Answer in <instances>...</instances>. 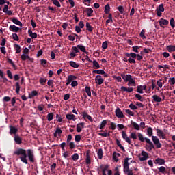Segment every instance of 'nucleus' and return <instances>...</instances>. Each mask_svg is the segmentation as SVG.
Instances as JSON below:
<instances>
[{
  "label": "nucleus",
  "mask_w": 175,
  "mask_h": 175,
  "mask_svg": "<svg viewBox=\"0 0 175 175\" xmlns=\"http://www.w3.org/2000/svg\"><path fill=\"white\" fill-rule=\"evenodd\" d=\"M14 155L19 157L18 158L23 163L28 164L27 161V157L31 163H34L35 162V155L34 151L32 149L25 150L23 148H18L16 150L14 151Z\"/></svg>",
  "instance_id": "1"
},
{
  "label": "nucleus",
  "mask_w": 175,
  "mask_h": 175,
  "mask_svg": "<svg viewBox=\"0 0 175 175\" xmlns=\"http://www.w3.org/2000/svg\"><path fill=\"white\" fill-rule=\"evenodd\" d=\"M121 77L123 79L125 83H128L129 87H136V81L133 78H132V75L129 74H121Z\"/></svg>",
  "instance_id": "2"
},
{
  "label": "nucleus",
  "mask_w": 175,
  "mask_h": 175,
  "mask_svg": "<svg viewBox=\"0 0 175 175\" xmlns=\"http://www.w3.org/2000/svg\"><path fill=\"white\" fill-rule=\"evenodd\" d=\"M129 136L131 137V139H133V141L134 142L137 139V137L139 138V141H140L141 142H144L146 141V143H147L148 140L150 141V139H149L148 138L144 137V135L141 133H137H137L132 132L131 133Z\"/></svg>",
  "instance_id": "3"
},
{
  "label": "nucleus",
  "mask_w": 175,
  "mask_h": 175,
  "mask_svg": "<svg viewBox=\"0 0 175 175\" xmlns=\"http://www.w3.org/2000/svg\"><path fill=\"white\" fill-rule=\"evenodd\" d=\"M129 159H130L129 157L124 158V161L123 164L124 173L127 175H133V172L132 171V170L129 169Z\"/></svg>",
  "instance_id": "4"
},
{
  "label": "nucleus",
  "mask_w": 175,
  "mask_h": 175,
  "mask_svg": "<svg viewBox=\"0 0 175 175\" xmlns=\"http://www.w3.org/2000/svg\"><path fill=\"white\" fill-rule=\"evenodd\" d=\"M168 133V130L164 129V131H163L161 129H156V134L157 137L161 138L162 139H165V135Z\"/></svg>",
  "instance_id": "5"
},
{
  "label": "nucleus",
  "mask_w": 175,
  "mask_h": 175,
  "mask_svg": "<svg viewBox=\"0 0 175 175\" xmlns=\"http://www.w3.org/2000/svg\"><path fill=\"white\" fill-rule=\"evenodd\" d=\"M152 143H154L153 145L156 146V148H161V144L160 143V141L159 140V138H157V136L152 135Z\"/></svg>",
  "instance_id": "6"
},
{
  "label": "nucleus",
  "mask_w": 175,
  "mask_h": 175,
  "mask_svg": "<svg viewBox=\"0 0 175 175\" xmlns=\"http://www.w3.org/2000/svg\"><path fill=\"white\" fill-rule=\"evenodd\" d=\"M72 52L70 53V55L71 57V58H75V57H76V54H77V53H80V51L79 50V48L77 46H72L71 48Z\"/></svg>",
  "instance_id": "7"
},
{
  "label": "nucleus",
  "mask_w": 175,
  "mask_h": 175,
  "mask_svg": "<svg viewBox=\"0 0 175 175\" xmlns=\"http://www.w3.org/2000/svg\"><path fill=\"white\" fill-rule=\"evenodd\" d=\"M141 156H142V157H139L140 161H144L148 159V153L146 152V151L142 150L141 152Z\"/></svg>",
  "instance_id": "8"
},
{
  "label": "nucleus",
  "mask_w": 175,
  "mask_h": 175,
  "mask_svg": "<svg viewBox=\"0 0 175 175\" xmlns=\"http://www.w3.org/2000/svg\"><path fill=\"white\" fill-rule=\"evenodd\" d=\"M122 139H124L126 142L129 143V144H131V146H133V144H131L132 142L131 141V139H129V137L127 136V134L125 131L122 132Z\"/></svg>",
  "instance_id": "9"
},
{
  "label": "nucleus",
  "mask_w": 175,
  "mask_h": 175,
  "mask_svg": "<svg viewBox=\"0 0 175 175\" xmlns=\"http://www.w3.org/2000/svg\"><path fill=\"white\" fill-rule=\"evenodd\" d=\"M137 106L138 107H143V105L142 104V103L139 102L136 103V105H135L133 103L129 105V107L130 109H131V110H137Z\"/></svg>",
  "instance_id": "10"
},
{
  "label": "nucleus",
  "mask_w": 175,
  "mask_h": 175,
  "mask_svg": "<svg viewBox=\"0 0 175 175\" xmlns=\"http://www.w3.org/2000/svg\"><path fill=\"white\" fill-rule=\"evenodd\" d=\"M73 80H77V77L73 75H69L68 77V79L66 80V85H69V84H70V83H72Z\"/></svg>",
  "instance_id": "11"
},
{
  "label": "nucleus",
  "mask_w": 175,
  "mask_h": 175,
  "mask_svg": "<svg viewBox=\"0 0 175 175\" xmlns=\"http://www.w3.org/2000/svg\"><path fill=\"white\" fill-rule=\"evenodd\" d=\"M14 142L16 143V144L20 145L23 143V139L20 137L18 135H14Z\"/></svg>",
  "instance_id": "12"
},
{
  "label": "nucleus",
  "mask_w": 175,
  "mask_h": 175,
  "mask_svg": "<svg viewBox=\"0 0 175 175\" xmlns=\"http://www.w3.org/2000/svg\"><path fill=\"white\" fill-rule=\"evenodd\" d=\"M95 81L97 84H98V85H101V84H103V81H105V80L102 78L100 75H96L95 78Z\"/></svg>",
  "instance_id": "13"
},
{
  "label": "nucleus",
  "mask_w": 175,
  "mask_h": 175,
  "mask_svg": "<svg viewBox=\"0 0 175 175\" xmlns=\"http://www.w3.org/2000/svg\"><path fill=\"white\" fill-rule=\"evenodd\" d=\"M20 29H21L20 27L14 25H11L9 27V30L11 31V32H18Z\"/></svg>",
  "instance_id": "14"
},
{
  "label": "nucleus",
  "mask_w": 175,
  "mask_h": 175,
  "mask_svg": "<svg viewBox=\"0 0 175 175\" xmlns=\"http://www.w3.org/2000/svg\"><path fill=\"white\" fill-rule=\"evenodd\" d=\"M159 24L161 28H163V25H169V21L164 19V18H161Z\"/></svg>",
  "instance_id": "15"
},
{
  "label": "nucleus",
  "mask_w": 175,
  "mask_h": 175,
  "mask_svg": "<svg viewBox=\"0 0 175 175\" xmlns=\"http://www.w3.org/2000/svg\"><path fill=\"white\" fill-rule=\"evenodd\" d=\"M147 144L149 145L146 148V149L148 150V152H152V148H155V146H154V144H152V141H147Z\"/></svg>",
  "instance_id": "16"
},
{
  "label": "nucleus",
  "mask_w": 175,
  "mask_h": 175,
  "mask_svg": "<svg viewBox=\"0 0 175 175\" xmlns=\"http://www.w3.org/2000/svg\"><path fill=\"white\" fill-rule=\"evenodd\" d=\"M120 90L124 92H129V93L133 92V88H126L124 86H122Z\"/></svg>",
  "instance_id": "17"
},
{
  "label": "nucleus",
  "mask_w": 175,
  "mask_h": 175,
  "mask_svg": "<svg viewBox=\"0 0 175 175\" xmlns=\"http://www.w3.org/2000/svg\"><path fill=\"white\" fill-rule=\"evenodd\" d=\"M11 21L14 23V24H16V25H19V27H23V23H21L17 18H11Z\"/></svg>",
  "instance_id": "18"
},
{
  "label": "nucleus",
  "mask_w": 175,
  "mask_h": 175,
  "mask_svg": "<svg viewBox=\"0 0 175 175\" xmlns=\"http://www.w3.org/2000/svg\"><path fill=\"white\" fill-rule=\"evenodd\" d=\"M18 133V129L15 128L14 126H10V135H16Z\"/></svg>",
  "instance_id": "19"
},
{
  "label": "nucleus",
  "mask_w": 175,
  "mask_h": 175,
  "mask_svg": "<svg viewBox=\"0 0 175 175\" xmlns=\"http://www.w3.org/2000/svg\"><path fill=\"white\" fill-rule=\"evenodd\" d=\"M61 134H62V130L60 128L56 129V131H55V133H53V137L57 138V135L58 136H61Z\"/></svg>",
  "instance_id": "20"
},
{
  "label": "nucleus",
  "mask_w": 175,
  "mask_h": 175,
  "mask_svg": "<svg viewBox=\"0 0 175 175\" xmlns=\"http://www.w3.org/2000/svg\"><path fill=\"white\" fill-rule=\"evenodd\" d=\"M165 159L157 158L155 159V161H154V163L162 165H165Z\"/></svg>",
  "instance_id": "21"
},
{
  "label": "nucleus",
  "mask_w": 175,
  "mask_h": 175,
  "mask_svg": "<svg viewBox=\"0 0 175 175\" xmlns=\"http://www.w3.org/2000/svg\"><path fill=\"white\" fill-rule=\"evenodd\" d=\"M85 13L88 14V17H92V14L94 13V10L91 8H87L85 10Z\"/></svg>",
  "instance_id": "22"
},
{
  "label": "nucleus",
  "mask_w": 175,
  "mask_h": 175,
  "mask_svg": "<svg viewBox=\"0 0 175 175\" xmlns=\"http://www.w3.org/2000/svg\"><path fill=\"white\" fill-rule=\"evenodd\" d=\"M84 125H85L84 122L78 123V124H77V133H81V129L83 128H84Z\"/></svg>",
  "instance_id": "23"
},
{
  "label": "nucleus",
  "mask_w": 175,
  "mask_h": 175,
  "mask_svg": "<svg viewBox=\"0 0 175 175\" xmlns=\"http://www.w3.org/2000/svg\"><path fill=\"white\" fill-rule=\"evenodd\" d=\"M166 50L168 53H173L175 51V46L174 45H169L166 46Z\"/></svg>",
  "instance_id": "24"
},
{
  "label": "nucleus",
  "mask_w": 175,
  "mask_h": 175,
  "mask_svg": "<svg viewBox=\"0 0 175 175\" xmlns=\"http://www.w3.org/2000/svg\"><path fill=\"white\" fill-rule=\"evenodd\" d=\"M116 118H124L125 117V116H124V114L122 113V112H121L120 110H116Z\"/></svg>",
  "instance_id": "25"
},
{
  "label": "nucleus",
  "mask_w": 175,
  "mask_h": 175,
  "mask_svg": "<svg viewBox=\"0 0 175 175\" xmlns=\"http://www.w3.org/2000/svg\"><path fill=\"white\" fill-rule=\"evenodd\" d=\"M135 98H137V99L139 100V102H144V100H146V98H144V96H142L139 94H136Z\"/></svg>",
  "instance_id": "26"
},
{
  "label": "nucleus",
  "mask_w": 175,
  "mask_h": 175,
  "mask_svg": "<svg viewBox=\"0 0 175 175\" xmlns=\"http://www.w3.org/2000/svg\"><path fill=\"white\" fill-rule=\"evenodd\" d=\"M77 48L79 49V50H80V51H82V53H85V54H88V52H87V50L85 49V46L79 44L77 45Z\"/></svg>",
  "instance_id": "27"
},
{
  "label": "nucleus",
  "mask_w": 175,
  "mask_h": 175,
  "mask_svg": "<svg viewBox=\"0 0 175 175\" xmlns=\"http://www.w3.org/2000/svg\"><path fill=\"white\" fill-rule=\"evenodd\" d=\"M137 54L135 53H126V57H127V58H133V59H135L137 57Z\"/></svg>",
  "instance_id": "28"
},
{
  "label": "nucleus",
  "mask_w": 175,
  "mask_h": 175,
  "mask_svg": "<svg viewBox=\"0 0 175 175\" xmlns=\"http://www.w3.org/2000/svg\"><path fill=\"white\" fill-rule=\"evenodd\" d=\"M70 66L72 68H77L80 66V64H77L76 62L70 61L69 62Z\"/></svg>",
  "instance_id": "29"
},
{
  "label": "nucleus",
  "mask_w": 175,
  "mask_h": 175,
  "mask_svg": "<svg viewBox=\"0 0 175 175\" xmlns=\"http://www.w3.org/2000/svg\"><path fill=\"white\" fill-rule=\"evenodd\" d=\"M85 163H86V165L91 164V157H90V153L89 152H86Z\"/></svg>",
  "instance_id": "30"
},
{
  "label": "nucleus",
  "mask_w": 175,
  "mask_h": 175,
  "mask_svg": "<svg viewBox=\"0 0 175 175\" xmlns=\"http://www.w3.org/2000/svg\"><path fill=\"white\" fill-rule=\"evenodd\" d=\"M131 124H132L134 129L137 131L140 130L141 126H139V124H137L136 122H134L133 121H131Z\"/></svg>",
  "instance_id": "31"
},
{
  "label": "nucleus",
  "mask_w": 175,
  "mask_h": 175,
  "mask_svg": "<svg viewBox=\"0 0 175 175\" xmlns=\"http://www.w3.org/2000/svg\"><path fill=\"white\" fill-rule=\"evenodd\" d=\"M14 47L15 49L16 54H20V53H21V47L20 46V45L15 44L14 45Z\"/></svg>",
  "instance_id": "32"
},
{
  "label": "nucleus",
  "mask_w": 175,
  "mask_h": 175,
  "mask_svg": "<svg viewBox=\"0 0 175 175\" xmlns=\"http://www.w3.org/2000/svg\"><path fill=\"white\" fill-rule=\"evenodd\" d=\"M33 96H38V91L33 90L31 92V94H29V98L32 99Z\"/></svg>",
  "instance_id": "33"
},
{
  "label": "nucleus",
  "mask_w": 175,
  "mask_h": 175,
  "mask_svg": "<svg viewBox=\"0 0 175 175\" xmlns=\"http://www.w3.org/2000/svg\"><path fill=\"white\" fill-rule=\"evenodd\" d=\"M152 99L154 102H157V103H159V102L162 100V98H161V97L158 96L157 95H153Z\"/></svg>",
  "instance_id": "34"
},
{
  "label": "nucleus",
  "mask_w": 175,
  "mask_h": 175,
  "mask_svg": "<svg viewBox=\"0 0 175 175\" xmlns=\"http://www.w3.org/2000/svg\"><path fill=\"white\" fill-rule=\"evenodd\" d=\"M86 29L87 31H88L89 32H92V31H94V27H92V26H91V25L90 24V23H86Z\"/></svg>",
  "instance_id": "35"
},
{
  "label": "nucleus",
  "mask_w": 175,
  "mask_h": 175,
  "mask_svg": "<svg viewBox=\"0 0 175 175\" xmlns=\"http://www.w3.org/2000/svg\"><path fill=\"white\" fill-rule=\"evenodd\" d=\"M83 118H88V120H89L90 122H92V118L90 116H88V113H86V112H83Z\"/></svg>",
  "instance_id": "36"
},
{
  "label": "nucleus",
  "mask_w": 175,
  "mask_h": 175,
  "mask_svg": "<svg viewBox=\"0 0 175 175\" xmlns=\"http://www.w3.org/2000/svg\"><path fill=\"white\" fill-rule=\"evenodd\" d=\"M97 155H98V158L99 159H103V149L102 148L98 149Z\"/></svg>",
  "instance_id": "37"
},
{
  "label": "nucleus",
  "mask_w": 175,
  "mask_h": 175,
  "mask_svg": "<svg viewBox=\"0 0 175 175\" xmlns=\"http://www.w3.org/2000/svg\"><path fill=\"white\" fill-rule=\"evenodd\" d=\"M105 14H109L110 13V5L109 4H107L105 6V10H104Z\"/></svg>",
  "instance_id": "38"
},
{
  "label": "nucleus",
  "mask_w": 175,
  "mask_h": 175,
  "mask_svg": "<svg viewBox=\"0 0 175 175\" xmlns=\"http://www.w3.org/2000/svg\"><path fill=\"white\" fill-rule=\"evenodd\" d=\"M92 64L94 68H95L96 69H99V68H100V65H99V63H98L96 60H94L92 62Z\"/></svg>",
  "instance_id": "39"
},
{
  "label": "nucleus",
  "mask_w": 175,
  "mask_h": 175,
  "mask_svg": "<svg viewBox=\"0 0 175 175\" xmlns=\"http://www.w3.org/2000/svg\"><path fill=\"white\" fill-rule=\"evenodd\" d=\"M85 91L88 96H91V88H90V86H86L85 88Z\"/></svg>",
  "instance_id": "40"
},
{
  "label": "nucleus",
  "mask_w": 175,
  "mask_h": 175,
  "mask_svg": "<svg viewBox=\"0 0 175 175\" xmlns=\"http://www.w3.org/2000/svg\"><path fill=\"white\" fill-rule=\"evenodd\" d=\"M156 11H159V12H165V8L163 7V4H160L159 5V8H157Z\"/></svg>",
  "instance_id": "41"
},
{
  "label": "nucleus",
  "mask_w": 175,
  "mask_h": 175,
  "mask_svg": "<svg viewBox=\"0 0 175 175\" xmlns=\"http://www.w3.org/2000/svg\"><path fill=\"white\" fill-rule=\"evenodd\" d=\"M118 11L120 12V14H124L125 13V8L122 5H120L118 8Z\"/></svg>",
  "instance_id": "42"
},
{
  "label": "nucleus",
  "mask_w": 175,
  "mask_h": 175,
  "mask_svg": "<svg viewBox=\"0 0 175 175\" xmlns=\"http://www.w3.org/2000/svg\"><path fill=\"white\" fill-rule=\"evenodd\" d=\"M147 135L149 137H152V127H148V129H147Z\"/></svg>",
  "instance_id": "43"
},
{
  "label": "nucleus",
  "mask_w": 175,
  "mask_h": 175,
  "mask_svg": "<svg viewBox=\"0 0 175 175\" xmlns=\"http://www.w3.org/2000/svg\"><path fill=\"white\" fill-rule=\"evenodd\" d=\"M143 91L142 85L137 86V92H138V94H144V92Z\"/></svg>",
  "instance_id": "44"
},
{
  "label": "nucleus",
  "mask_w": 175,
  "mask_h": 175,
  "mask_svg": "<svg viewBox=\"0 0 175 175\" xmlns=\"http://www.w3.org/2000/svg\"><path fill=\"white\" fill-rule=\"evenodd\" d=\"M93 73H96V75H103V74H105V70H93Z\"/></svg>",
  "instance_id": "45"
},
{
  "label": "nucleus",
  "mask_w": 175,
  "mask_h": 175,
  "mask_svg": "<svg viewBox=\"0 0 175 175\" xmlns=\"http://www.w3.org/2000/svg\"><path fill=\"white\" fill-rule=\"evenodd\" d=\"M46 118L48 121L53 120L54 119V114L53 113H50L49 114H48V116H46Z\"/></svg>",
  "instance_id": "46"
},
{
  "label": "nucleus",
  "mask_w": 175,
  "mask_h": 175,
  "mask_svg": "<svg viewBox=\"0 0 175 175\" xmlns=\"http://www.w3.org/2000/svg\"><path fill=\"white\" fill-rule=\"evenodd\" d=\"M15 87H16V94H20V83L16 82L15 83Z\"/></svg>",
  "instance_id": "47"
},
{
  "label": "nucleus",
  "mask_w": 175,
  "mask_h": 175,
  "mask_svg": "<svg viewBox=\"0 0 175 175\" xmlns=\"http://www.w3.org/2000/svg\"><path fill=\"white\" fill-rule=\"evenodd\" d=\"M53 5H55V6H57V8H61V3H59V1H58V0H51Z\"/></svg>",
  "instance_id": "48"
},
{
  "label": "nucleus",
  "mask_w": 175,
  "mask_h": 175,
  "mask_svg": "<svg viewBox=\"0 0 175 175\" xmlns=\"http://www.w3.org/2000/svg\"><path fill=\"white\" fill-rule=\"evenodd\" d=\"M39 81L41 85H44V84L47 83V79H46L45 78H40Z\"/></svg>",
  "instance_id": "49"
},
{
  "label": "nucleus",
  "mask_w": 175,
  "mask_h": 175,
  "mask_svg": "<svg viewBox=\"0 0 175 175\" xmlns=\"http://www.w3.org/2000/svg\"><path fill=\"white\" fill-rule=\"evenodd\" d=\"M81 140V135H75V141H76L77 143H79Z\"/></svg>",
  "instance_id": "50"
},
{
  "label": "nucleus",
  "mask_w": 175,
  "mask_h": 175,
  "mask_svg": "<svg viewBox=\"0 0 175 175\" xmlns=\"http://www.w3.org/2000/svg\"><path fill=\"white\" fill-rule=\"evenodd\" d=\"M106 124H107V120H103L100 124V126L99 127L100 129H103L105 127Z\"/></svg>",
  "instance_id": "51"
},
{
  "label": "nucleus",
  "mask_w": 175,
  "mask_h": 175,
  "mask_svg": "<svg viewBox=\"0 0 175 175\" xmlns=\"http://www.w3.org/2000/svg\"><path fill=\"white\" fill-rule=\"evenodd\" d=\"M75 36H78L77 34L73 33L72 35H69L68 38L71 41L74 42L75 41Z\"/></svg>",
  "instance_id": "52"
},
{
  "label": "nucleus",
  "mask_w": 175,
  "mask_h": 175,
  "mask_svg": "<svg viewBox=\"0 0 175 175\" xmlns=\"http://www.w3.org/2000/svg\"><path fill=\"white\" fill-rule=\"evenodd\" d=\"M7 61L8 62V64H10V65H12V66L16 69V64H14V62H13V60H12L11 59L8 58Z\"/></svg>",
  "instance_id": "53"
},
{
  "label": "nucleus",
  "mask_w": 175,
  "mask_h": 175,
  "mask_svg": "<svg viewBox=\"0 0 175 175\" xmlns=\"http://www.w3.org/2000/svg\"><path fill=\"white\" fill-rule=\"evenodd\" d=\"M99 136L103 137H109V133H98Z\"/></svg>",
  "instance_id": "54"
},
{
  "label": "nucleus",
  "mask_w": 175,
  "mask_h": 175,
  "mask_svg": "<svg viewBox=\"0 0 175 175\" xmlns=\"http://www.w3.org/2000/svg\"><path fill=\"white\" fill-rule=\"evenodd\" d=\"M170 24L172 27V28H174L175 27V21H174V18H172L170 21Z\"/></svg>",
  "instance_id": "55"
},
{
  "label": "nucleus",
  "mask_w": 175,
  "mask_h": 175,
  "mask_svg": "<svg viewBox=\"0 0 175 175\" xmlns=\"http://www.w3.org/2000/svg\"><path fill=\"white\" fill-rule=\"evenodd\" d=\"M159 172H160V173H161V174H165L167 171H166L165 167L161 166L160 168H159Z\"/></svg>",
  "instance_id": "56"
},
{
  "label": "nucleus",
  "mask_w": 175,
  "mask_h": 175,
  "mask_svg": "<svg viewBox=\"0 0 175 175\" xmlns=\"http://www.w3.org/2000/svg\"><path fill=\"white\" fill-rule=\"evenodd\" d=\"M168 83L171 84V85H175V78L174 77L172 78H170Z\"/></svg>",
  "instance_id": "57"
},
{
  "label": "nucleus",
  "mask_w": 175,
  "mask_h": 175,
  "mask_svg": "<svg viewBox=\"0 0 175 175\" xmlns=\"http://www.w3.org/2000/svg\"><path fill=\"white\" fill-rule=\"evenodd\" d=\"M142 46H133V51H134V53H139V49H140Z\"/></svg>",
  "instance_id": "58"
},
{
  "label": "nucleus",
  "mask_w": 175,
  "mask_h": 175,
  "mask_svg": "<svg viewBox=\"0 0 175 175\" xmlns=\"http://www.w3.org/2000/svg\"><path fill=\"white\" fill-rule=\"evenodd\" d=\"M66 119H68V120H74V118H75V115L68 114V115H66Z\"/></svg>",
  "instance_id": "59"
},
{
  "label": "nucleus",
  "mask_w": 175,
  "mask_h": 175,
  "mask_svg": "<svg viewBox=\"0 0 175 175\" xmlns=\"http://www.w3.org/2000/svg\"><path fill=\"white\" fill-rule=\"evenodd\" d=\"M72 158L73 161H77L78 158H79L78 154L77 153H75L72 155Z\"/></svg>",
  "instance_id": "60"
},
{
  "label": "nucleus",
  "mask_w": 175,
  "mask_h": 175,
  "mask_svg": "<svg viewBox=\"0 0 175 175\" xmlns=\"http://www.w3.org/2000/svg\"><path fill=\"white\" fill-rule=\"evenodd\" d=\"M12 38H13L14 40H15L16 42H18L19 38H18V36L17 35V33H13Z\"/></svg>",
  "instance_id": "61"
},
{
  "label": "nucleus",
  "mask_w": 175,
  "mask_h": 175,
  "mask_svg": "<svg viewBox=\"0 0 175 175\" xmlns=\"http://www.w3.org/2000/svg\"><path fill=\"white\" fill-rule=\"evenodd\" d=\"M12 99V98L9 96H4L3 98V102H10V100Z\"/></svg>",
  "instance_id": "62"
},
{
  "label": "nucleus",
  "mask_w": 175,
  "mask_h": 175,
  "mask_svg": "<svg viewBox=\"0 0 175 175\" xmlns=\"http://www.w3.org/2000/svg\"><path fill=\"white\" fill-rule=\"evenodd\" d=\"M40 62H41V65H42L44 66V68H45L46 65L47 64V60L41 59Z\"/></svg>",
  "instance_id": "63"
},
{
  "label": "nucleus",
  "mask_w": 175,
  "mask_h": 175,
  "mask_svg": "<svg viewBox=\"0 0 175 175\" xmlns=\"http://www.w3.org/2000/svg\"><path fill=\"white\" fill-rule=\"evenodd\" d=\"M102 47L103 49H104V50H106V49H107V41L103 42Z\"/></svg>",
  "instance_id": "64"
}]
</instances>
